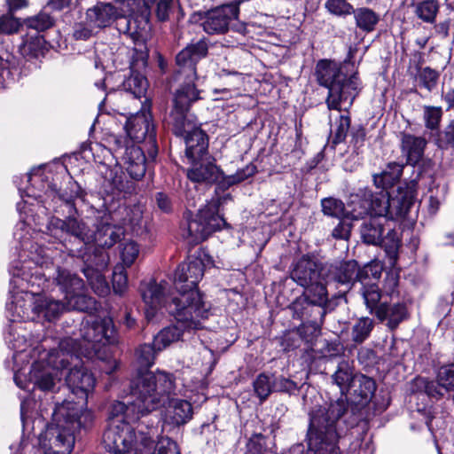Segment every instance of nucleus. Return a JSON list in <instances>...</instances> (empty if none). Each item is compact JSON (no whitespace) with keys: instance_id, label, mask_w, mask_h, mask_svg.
<instances>
[{"instance_id":"nucleus-57","label":"nucleus","mask_w":454,"mask_h":454,"mask_svg":"<svg viewBox=\"0 0 454 454\" xmlns=\"http://www.w3.org/2000/svg\"><path fill=\"white\" fill-rule=\"evenodd\" d=\"M273 377V388L276 392L286 393L289 395L294 394L299 389L298 384L289 378L283 375Z\"/></svg>"},{"instance_id":"nucleus-22","label":"nucleus","mask_w":454,"mask_h":454,"mask_svg":"<svg viewBox=\"0 0 454 454\" xmlns=\"http://www.w3.org/2000/svg\"><path fill=\"white\" fill-rule=\"evenodd\" d=\"M168 393L166 395V399L164 400V403L160 405L158 409L165 404L168 402V405L166 407V419L167 421L176 427H180L186 424L190 421L193 415V408L190 402L178 399V398H170V395Z\"/></svg>"},{"instance_id":"nucleus-36","label":"nucleus","mask_w":454,"mask_h":454,"mask_svg":"<svg viewBox=\"0 0 454 454\" xmlns=\"http://www.w3.org/2000/svg\"><path fill=\"white\" fill-rule=\"evenodd\" d=\"M328 96L326 104L329 109H335L338 111L347 110L355 99L349 89L350 87H327Z\"/></svg>"},{"instance_id":"nucleus-14","label":"nucleus","mask_w":454,"mask_h":454,"mask_svg":"<svg viewBox=\"0 0 454 454\" xmlns=\"http://www.w3.org/2000/svg\"><path fill=\"white\" fill-rule=\"evenodd\" d=\"M319 85H355L358 82L356 67L351 62L338 63L327 59L320 60L316 67Z\"/></svg>"},{"instance_id":"nucleus-33","label":"nucleus","mask_w":454,"mask_h":454,"mask_svg":"<svg viewBox=\"0 0 454 454\" xmlns=\"http://www.w3.org/2000/svg\"><path fill=\"white\" fill-rule=\"evenodd\" d=\"M426 145L425 138L411 134H403L402 137V151L407 157V163L420 168Z\"/></svg>"},{"instance_id":"nucleus-64","label":"nucleus","mask_w":454,"mask_h":454,"mask_svg":"<svg viewBox=\"0 0 454 454\" xmlns=\"http://www.w3.org/2000/svg\"><path fill=\"white\" fill-rule=\"evenodd\" d=\"M442 117V111L437 107L427 106L425 109L424 119L426 121V127L430 129H435L438 128Z\"/></svg>"},{"instance_id":"nucleus-55","label":"nucleus","mask_w":454,"mask_h":454,"mask_svg":"<svg viewBox=\"0 0 454 454\" xmlns=\"http://www.w3.org/2000/svg\"><path fill=\"white\" fill-rule=\"evenodd\" d=\"M25 24L28 28H32L36 32H39L50 28L53 25V20L49 14L41 12L34 17L27 19L25 20Z\"/></svg>"},{"instance_id":"nucleus-60","label":"nucleus","mask_w":454,"mask_h":454,"mask_svg":"<svg viewBox=\"0 0 454 454\" xmlns=\"http://www.w3.org/2000/svg\"><path fill=\"white\" fill-rule=\"evenodd\" d=\"M350 123L351 120L349 116L340 115L337 128L333 135V146H335L345 140L347 133L350 128Z\"/></svg>"},{"instance_id":"nucleus-5","label":"nucleus","mask_w":454,"mask_h":454,"mask_svg":"<svg viewBox=\"0 0 454 454\" xmlns=\"http://www.w3.org/2000/svg\"><path fill=\"white\" fill-rule=\"evenodd\" d=\"M123 13L117 22L120 31L127 33L138 43L139 48H134L130 62V75L127 85H143L147 83L145 72L147 66L148 52L145 41L150 32V7L141 0H127L122 4Z\"/></svg>"},{"instance_id":"nucleus-1","label":"nucleus","mask_w":454,"mask_h":454,"mask_svg":"<svg viewBox=\"0 0 454 454\" xmlns=\"http://www.w3.org/2000/svg\"><path fill=\"white\" fill-rule=\"evenodd\" d=\"M172 387L171 380L164 374L147 373L135 380L130 400L111 404L108 426L102 436L105 449L113 454H138L139 429L146 430L148 425L140 421L137 433L130 422L139 421L157 411Z\"/></svg>"},{"instance_id":"nucleus-4","label":"nucleus","mask_w":454,"mask_h":454,"mask_svg":"<svg viewBox=\"0 0 454 454\" xmlns=\"http://www.w3.org/2000/svg\"><path fill=\"white\" fill-rule=\"evenodd\" d=\"M93 420V413L74 402L56 404L52 422L40 440L44 454H70L76 432L90 427Z\"/></svg>"},{"instance_id":"nucleus-31","label":"nucleus","mask_w":454,"mask_h":454,"mask_svg":"<svg viewBox=\"0 0 454 454\" xmlns=\"http://www.w3.org/2000/svg\"><path fill=\"white\" fill-rule=\"evenodd\" d=\"M103 178L106 190L111 192L117 191L131 193L134 190V182L127 179L125 173L118 165L113 168H106L103 174Z\"/></svg>"},{"instance_id":"nucleus-54","label":"nucleus","mask_w":454,"mask_h":454,"mask_svg":"<svg viewBox=\"0 0 454 454\" xmlns=\"http://www.w3.org/2000/svg\"><path fill=\"white\" fill-rule=\"evenodd\" d=\"M436 145L442 150H454V120L438 134Z\"/></svg>"},{"instance_id":"nucleus-10","label":"nucleus","mask_w":454,"mask_h":454,"mask_svg":"<svg viewBox=\"0 0 454 454\" xmlns=\"http://www.w3.org/2000/svg\"><path fill=\"white\" fill-rule=\"evenodd\" d=\"M377 389V384L373 378L366 376L362 373H358L355 377V380L348 387L349 397L348 394L343 397H340L337 400L331 402L327 408L319 406L318 408L325 409L329 416H333L330 409L336 402H342L344 404V411L340 416H348L352 425H357L359 421L364 418V410L374 396Z\"/></svg>"},{"instance_id":"nucleus-34","label":"nucleus","mask_w":454,"mask_h":454,"mask_svg":"<svg viewBox=\"0 0 454 454\" xmlns=\"http://www.w3.org/2000/svg\"><path fill=\"white\" fill-rule=\"evenodd\" d=\"M164 287L155 280L151 279L148 282H142L139 286V292L142 299L152 309H157L161 306L168 305L170 301H166L164 297Z\"/></svg>"},{"instance_id":"nucleus-37","label":"nucleus","mask_w":454,"mask_h":454,"mask_svg":"<svg viewBox=\"0 0 454 454\" xmlns=\"http://www.w3.org/2000/svg\"><path fill=\"white\" fill-rule=\"evenodd\" d=\"M358 375L355 368L347 360L342 359L337 366L336 371L332 375V380L340 390V397L345 396L348 392L349 386L355 380V377Z\"/></svg>"},{"instance_id":"nucleus-35","label":"nucleus","mask_w":454,"mask_h":454,"mask_svg":"<svg viewBox=\"0 0 454 454\" xmlns=\"http://www.w3.org/2000/svg\"><path fill=\"white\" fill-rule=\"evenodd\" d=\"M368 190L360 194L352 197L348 203L346 219L349 221H357L366 219L371 216Z\"/></svg>"},{"instance_id":"nucleus-13","label":"nucleus","mask_w":454,"mask_h":454,"mask_svg":"<svg viewBox=\"0 0 454 454\" xmlns=\"http://www.w3.org/2000/svg\"><path fill=\"white\" fill-rule=\"evenodd\" d=\"M152 424L146 427V430L139 429L138 454H181L176 441L166 435H160L159 428L160 419L153 416Z\"/></svg>"},{"instance_id":"nucleus-21","label":"nucleus","mask_w":454,"mask_h":454,"mask_svg":"<svg viewBox=\"0 0 454 454\" xmlns=\"http://www.w3.org/2000/svg\"><path fill=\"white\" fill-rule=\"evenodd\" d=\"M47 192L51 193L53 199L58 198L59 200L62 202L60 207L64 206L66 207V213L70 214L77 213L74 200L78 198L84 200L87 194L85 189L74 180H69L67 187L64 189L58 188L56 184L51 183L48 185Z\"/></svg>"},{"instance_id":"nucleus-2","label":"nucleus","mask_w":454,"mask_h":454,"mask_svg":"<svg viewBox=\"0 0 454 454\" xmlns=\"http://www.w3.org/2000/svg\"><path fill=\"white\" fill-rule=\"evenodd\" d=\"M383 265L373 260L360 266L358 262L351 259L325 265V286L338 290V304L340 299L346 300V294L356 284H360L359 294L364 299L369 313L380 322L387 321V326L395 330L399 325L409 317V312L403 302L390 305L382 301V291L378 285L381 277Z\"/></svg>"},{"instance_id":"nucleus-9","label":"nucleus","mask_w":454,"mask_h":454,"mask_svg":"<svg viewBox=\"0 0 454 454\" xmlns=\"http://www.w3.org/2000/svg\"><path fill=\"white\" fill-rule=\"evenodd\" d=\"M338 306V296L329 297L327 287L319 285L304 290L293 301L289 309L293 318L301 322H324L325 316Z\"/></svg>"},{"instance_id":"nucleus-23","label":"nucleus","mask_w":454,"mask_h":454,"mask_svg":"<svg viewBox=\"0 0 454 454\" xmlns=\"http://www.w3.org/2000/svg\"><path fill=\"white\" fill-rule=\"evenodd\" d=\"M126 170L133 180H141L146 172L147 158L144 149L137 145H131L122 153Z\"/></svg>"},{"instance_id":"nucleus-53","label":"nucleus","mask_w":454,"mask_h":454,"mask_svg":"<svg viewBox=\"0 0 454 454\" xmlns=\"http://www.w3.org/2000/svg\"><path fill=\"white\" fill-rule=\"evenodd\" d=\"M113 290L116 294H122L128 286V277L123 265H116L112 277Z\"/></svg>"},{"instance_id":"nucleus-43","label":"nucleus","mask_w":454,"mask_h":454,"mask_svg":"<svg viewBox=\"0 0 454 454\" xmlns=\"http://www.w3.org/2000/svg\"><path fill=\"white\" fill-rule=\"evenodd\" d=\"M200 93L196 87H179L174 94L172 108L189 112L193 102L203 98Z\"/></svg>"},{"instance_id":"nucleus-12","label":"nucleus","mask_w":454,"mask_h":454,"mask_svg":"<svg viewBox=\"0 0 454 454\" xmlns=\"http://www.w3.org/2000/svg\"><path fill=\"white\" fill-rule=\"evenodd\" d=\"M129 138L137 143H144L148 158L154 160L158 154L156 126L150 110H140L127 117L124 126Z\"/></svg>"},{"instance_id":"nucleus-17","label":"nucleus","mask_w":454,"mask_h":454,"mask_svg":"<svg viewBox=\"0 0 454 454\" xmlns=\"http://www.w3.org/2000/svg\"><path fill=\"white\" fill-rule=\"evenodd\" d=\"M239 8L237 4H223L197 16L203 20L202 26L209 35L223 34L228 30L230 21L238 18ZM196 15H194V18Z\"/></svg>"},{"instance_id":"nucleus-6","label":"nucleus","mask_w":454,"mask_h":454,"mask_svg":"<svg viewBox=\"0 0 454 454\" xmlns=\"http://www.w3.org/2000/svg\"><path fill=\"white\" fill-rule=\"evenodd\" d=\"M333 416L323 408L309 411V423L306 434L307 454H341L337 445L339 434L337 422L344 411L342 402H336L330 409Z\"/></svg>"},{"instance_id":"nucleus-32","label":"nucleus","mask_w":454,"mask_h":454,"mask_svg":"<svg viewBox=\"0 0 454 454\" xmlns=\"http://www.w3.org/2000/svg\"><path fill=\"white\" fill-rule=\"evenodd\" d=\"M54 282L59 289L65 294V298L77 294V292L85 291V283L77 274L71 272L69 270L58 267L54 276Z\"/></svg>"},{"instance_id":"nucleus-51","label":"nucleus","mask_w":454,"mask_h":454,"mask_svg":"<svg viewBox=\"0 0 454 454\" xmlns=\"http://www.w3.org/2000/svg\"><path fill=\"white\" fill-rule=\"evenodd\" d=\"M247 454H265L270 450L269 437L261 434H253L247 442Z\"/></svg>"},{"instance_id":"nucleus-48","label":"nucleus","mask_w":454,"mask_h":454,"mask_svg":"<svg viewBox=\"0 0 454 454\" xmlns=\"http://www.w3.org/2000/svg\"><path fill=\"white\" fill-rule=\"evenodd\" d=\"M83 275L96 294L104 297L110 293V287L102 271L87 270Z\"/></svg>"},{"instance_id":"nucleus-56","label":"nucleus","mask_w":454,"mask_h":454,"mask_svg":"<svg viewBox=\"0 0 454 454\" xmlns=\"http://www.w3.org/2000/svg\"><path fill=\"white\" fill-rule=\"evenodd\" d=\"M437 376L448 395L454 391V363L442 366Z\"/></svg>"},{"instance_id":"nucleus-26","label":"nucleus","mask_w":454,"mask_h":454,"mask_svg":"<svg viewBox=\"0 0 454 454\" xmlns=\"http://www.w3.org/2000/svg\"><path fill=\"white\" fill-rule=\"evenodd\" d=\"M183 137L185 143V156L190 161L209 155L208 136L200 127L197 126Z\"/></svg>"},{"instance_id":"nucleus-40","label":"nucleus","mask_w":454,"mask_h":454,"mask_svg":"<svg viewBox=\"0 0 454 454\" xmlns=\"http://www.w3.org/2000/svg\"><path fill=\"white\" fill-rule=\"evenodd\" d=\"M67 311L75 310L87 314H93L98 310V303L95 298L87 295L84 292H77L72 295L69 294L64 299Z\"/></svg>"},{"instance_id":"nucleus-62","label":"nucleus","mask_w":454,"mask_h":454,"mask_svg":"<svg viewBox=\"0 0 454 454\" xmlns=\"http://www.w3.org/2000/svg\"><path fill=\"white\" fill-rule=\"evenodd\" d=\"M20 23L12 14L6 13L0 16V35H11L19 30Z\"/></svg>"},{"instance_id":"nucleus-46","label":"nucleus","mask_w":454,"mask_h":454,"mask_svg":"<svg viewBox=\"0 0 454 454\" xmlns=\"http://www.w3.org/2000/svg\"><path fill=\"white\" fill-rule=\"evenodd\" d=\"M43 43L42 36L36 34L24 40L20 46V53L27 60L38 59L43 53Z\"/></svg>"},{"instance_id":"nucleus-49","label":"nucleus","mask_w":454,"mask_h":454,"mask_svg":"<svg viewBox=\"0 0 454 454\" xmlns=\"http://www.w3.org/2000/svg\"><path fill=\"white\" fill-rule=\"evenodd\" d=\"M353 13L355 14L356 26L366 32L372 31L379 21L378 15L368 8L357 9Z\"/></svg>"},{"instance_id":"nucleus-20","label":"nucleus","mask_w":454,"mask_h":454,"mask_svg":"<svg viewBox=\"0 0 454 454\" xmlns=\"http://www.w3.org/2000/svg\"><path fill=\"white\" fill-rule=\"evenodd\" d=\"M159 351L156 348V346L154 345V342L153 344H142L139 345L135 351L136 356V363L137 364V375L130 380L129 388L132 387V382L139 378L140 376H144L145 374H152V375H159V374H164L168 376L169 380H171L173 384L172 389L169 391V393L175 391L176 384H175V377L171 373H168L165 372L158 371L157 372H152L148 369L154 364L155 359V354Z\"/></svg>"},{"instance_id":"nucleus-61","label":"nucleus","mask_w":454,"mask_h":454,"mask_svg":"<svg viewBox=\"0 0 454 454\" xmlns=\"http://www.w3.org/2000/svg\"><path fill=\"white\" fill-rule=\"evenodd\" d=\"M121 245L122 248L121 252V256L122 262L125 266L130 267L138 255V246L134 241H128Z\"/></svg>"},{"instance_id":"nucleus-47","label":"nucleus","mask_w":454,"mask_h":454,"mask_svg":"<svg viewBox=\"0 0 454 454\" xmlns=\"http://www.w3.org/2000/svg\"><path fill=\"white\" fill-rule=\"evenodd\" d=\"M322 212L325 215L336 219H346L347 208L343 201L334 197L321 200Z\"/></svg>"},{"instance_id":"nucleus-11","label":"nucleus","mask_w":454,"mask_h":454,"mask_svg":"<svg viewBox=\"0 0 454 454\" xmlns=\"http://www.w3.org/2000/svg\"><path fill=\"white\" fill-rule=\"evenodd\" d=\"M64 219L51 221V235L59 239L68 255H79L78 247H85L92 241L90 228L82 219L75 217L77 213H66Z\"/></svg>"},{"instance_id":"nucleus-18","label":"nucleus","mask_w":454,"mask_h":454,"mask_svg":"<svg viewBox=\"0 0 454 454\" xmlns=\"http://www.w3.org/2000/svg\"><path fill=\"white\" fill-rule=\"evenodd\" d=\"M324 268L320 262L309 255L301 256L294 264L291 271V278L299 286L305 288H312L314 286L325 285Z\"/></svg>"},{"instance_id":"nucleus-52","label":"nucleus","mask_w":454,"mask_h":454,"mask_svg":"<svg viewBox=\"0 0 454 454\" xmlns=\"http://www.w3.org/2000/svg\"><path fill=\"white\" fill-rule=\"evenodd\" d=\"M323 324L319 321L301 322L295 330L303 341L309 342L320 333Z\"/></svg>"},{"instance_id":"nucleus-3","label":"nucleus","mask_w":454,"mask_h":454,"mask_svg":"<svg viewBox=\"0 0 454 454\" xmlns=\"http://www.w3.org/2000/svg\"><path fill=\"white\" fill-rule=\"evenodd\" d=\"M206 260L213 262L207 254L201 252L180 263L175 271L174 286L178 295L171 298L168 311L188 327H197L199 319L208 317L209 309L198 289L204 276Z\"/></svg>"},{"instance_id":"nucleus-63","label":"nucleus","mask_w":454,"mask_h":454,"mask_svg":"<svg viewBox=\"0 0 454 454\" xmlns=\"http://www.w3.org/2000/svg\"><path fill=\"white\" fill-rule=\"evenodd\" d=\"M378 356L375 350L362 347L357 352V360L364 368L372 367L378 363Z\"/></svg>"},{"instance_id":"nucleus-7","label":"nucleus","mask_w":454,"mask_h":454,"mask_svg":"<svg viewBox=\"0 0 454 454\" xmlns=\"http://www.w3.org/2000/svg\"><path fill=\"white\" fill-rule=\"evenodd\" d=\"M215 193V199L200 209L195 218H191L192 212L184 213L181 222V235L189 244H199L206 240L212 233L222 228L230 229V224L223 215L218 214L219 207L226 200H231L230 193L220 195Z\"/></svg>"},{"instance_id":"nucleus-8","label":"nucleus","mask_w":454,"mask_h":454,"mask_svg":"<svg viewBox=\"0 0 454 454\" xmlns=\"http://www.w3.org/2000/svg\"><path fill=\"white\" fill-rule=\"evenodd\" d=\"M192 168L187 171L188 178L194 183L215 184V193L225 192L231 186L242 183L257 172L255 165L250 163L235 174L227 176L215 164V159L209 155L191 160Z\"/></svg>"},{"instance_id":"nucleus-58","label":"nucleus","mask_w":454,"mask_h":454,"mask_svg":"<svg viewBox=\"0 0 454 454\" xmlns=\"http://www.w3.org/2000/svg\"><path fill=\"white\" fill-rule=\"evenodd\" d=\"M302 342V339L294 328L283 334L280 340V346L285 352H289L300 348Z\"/></svg>"},{"instance_id":"nucleus-19","label":"nucleus","mask_w":454,"mask_h":454,"mask_svg":"<svg viewBox=\"0 0 454 454\" xmlns=\"http://www.w3.org/2000/svg\"><path fill=\"white\" fill-rule=\"evenodd\" d=\"M66 381L71 392L78 398L86 400L95 387L96 379L85 367L74 366L69 370Z\"/></svg>"},{"instance_id":"nucleus-50","label":"nucleus","mask_w":454,"mask_h":454,"mask_svg":"<svg viewBox=\"0 0 454 454\" xmlns=\"http://www.w3.org/2000/svg\"><path fill=\"white\" fill-rule=\"evenodd\" d=\"M253 387L254 395L259 398L260 403L265 402L270 394L274 391L273 380H270L269 375L265 372H262L253 382Z\"/></svg>"},{"instance_id":"nucleus-39","label":"nucleus","mask_w":454,"mask_h":454,"mask_svg":"<svg viewBox=\"0 0 454 454\" xmlns=\"http://www.w3.org/2000/svg\"><path fill=\"white\" fill-rule=\"evenodd\" d=\"M188 111L172 108L169 113L168 125L176 137H184L197 127V124L187 116Z\"/></svg>"},{"instance_id":"nucleus-27","label":"nucleus","mask_w":454,"mask_h":454,"mask_svg":"<svg viewBox=\"0 0 454 454\" xmlns=\"http://www.w3.org/2000/svg\"><path fill=\"white\" fill-rule=\"evenodd\" d=\"M124 234L122 228L102 218L97 224L92 240L101 248H110L121 240Z\"/></svg>"},{"instance_id":"nucleus-25","label":"nucleus","mask_w":454,"mask_h":454,"mask_svg":"<svg viewBox=\"0 0 454 454\" xmlns=\"http://www.w3.org/2000/svg\"><path fill=\"white\" fill-rule=\"evenodd\" d=\"M32 311L37 318L53 322L67 311L65 301L55 300L51 297L38 296L32 304Z\"/></svg>"},{"instance_id":"nucleus-44","label":"nucleus","mask_w":454,"mask_h":454,"mask_svg":"<svg viewBox=\"0 0 454 454\" xmlns=\"http://www.w3.org/2000/svg\"><path fill=\"white\" fill-rule=\"evenodd\" d=\"M375 322L369 317H362L356 320L351 327V341L355 346L362 345L374 329Z\"/></svg>"},{"instance_id":"nucleus-41","label":"nucleus","mask_w":454,"mask_h":454,"mask_svg":"<svg viewBox=\"0 0 454 454\" xmlns=\"http://www.w3.org/2000/svg\"><path fill=\"white\" fill-rule=\"evenodd\" d=\"M403 169V165L389 162L381 173L373 175V183L378 188L387 190L399 181Z\"/></svg>"},{"instance_id":"nucleus-59","label":"nucleus","mask_w":454,"mask_h":454,"mask_svg":"<svg viewBox=\"0 0 454 454\" xmlns=\"http://www.w3.org/2000/svg\"><path fill=\"white\" fill-rule=\"evenodd\" d=\"M325 8L333 15L344 16L354 12L353 6L346 0H327Z\"/></svg>"},{"instance_id":"nucleus-29","label":"nucleus","mask_w":454,"mask_h":454,"mask_svg":"<svg viewBox=\"0 0 454 454\" xmlns=\"http://www.w3.org/2000/svg\"><path fill=\"white\" fill-rule=\"evenodd\" d=\"M176 325H169L163 328L153 338L154 345L158 350H162L168 347L173 342L181 340L184 331L198 330L202 328L201 320L199 319V325L197 327H188L184 322L179 321L177 318Z\"/></svg>"},{"instance_id":"nucleus-45","label":"nucleus","mask_w":454,"mask_h":454,"mask_svg":"<svg viewBox=\"0 0 454 454\" xmlns=\"http://www.w3.org/2000/svg\"><path fill=\"white\" fill-rule=\"evenodd\" d=\"M388 194L389 192L374 194L372 191L368 190V197L370 203L371 217H382L387 220L388 214Z\"/></svg>"},{"instance_id":"nucleus-28","label":"nucleus","mask_w":454,"mask_h":454,"mask_svg":"<svg viewBox=\"0 0 454 454\" xmlns=\"http://www.w3.org/2000/svg\"><path fill=\"white\" fill-rule=\"evenodd\" d=\"M386 222V219L379 216L364 219L359 226L361 241L367 246L380 245Z\"/></svg>"},{"instance_id":"nucleus-15","label":"nucleus","mask_w":454,"mask_h":454,"mask_svg":"<svg viewBox=\"0 0 454 454\" xmlns=\"http://www.w3.org/2000/svg\"><path fill=\"white\" fill-rule=\"evenodd\" d=\"M416 195L415 181L401 184L389 192L387 220L397 222L410 219V214L415 206Z\"/></svg>"},{"instance_id":"nucleus-38","label":"nucleus","mask_w":454,"mask_h":454,"mask_svg":"<svg viewBox=\"0 0 454 454\" xmlns=\"http://www.w3.org/2000/svg\"><path fill=\"white\" fill-rule=\"evenodd\" d=\"M30 381L35 387L44 392H53L57 383L53 372L39 364H33L30 372Z\"/></svg>"},{"instance_id":"nucleus-16","label":"nucleus","mask_w":454,"mask_h":454,"mask_svg":"<svg viewBox=\"0 0 454 454\" xmlns=\"http://www.w3.org/2000/svg\"><path fill=\"white\" fill-rule=\"evenodd\" d=\"M82 337L88 342L102 345H114L119 342L117 329L110 317H98L87 322L82 329Z\"/></svg>"},{"instance_id":"nucleus-30","label":"nucleus","mask_w":454,"mask_h":454,"mask_svg":"<svg viewBox=\"0 0 454 454\" xmlns=\"http://www.w3.org/2000/svg\"><path fill=\"white\" fill-rule=\"evenodd\" d=\"M120 17L116 7L111 4L98 3L86 12L87 21L97 27H106Z\"/></svg>"},{"instance_id":"nucleus-24","label":"nucleus","mask_w":454,"mask_h":454,"mask_svg":"<svg viewBox=\"0 0 454 454\" xmlns=\"http://www.w3.org/2000/svg\"><path fill=\"white\" fill-rule=\"evenodd\" d=\"M79 255H70L71 257L80 258L83 266L81 271L84 274L87 270H93L96 271H103L106 270L109 263V255L98 247H78Z\"/></svg>"},{"instance_id":"nucleus-42","label":"nucleus","mask_w":454,"mask_h":454,"mask_svg":"<svg viewBox=\"0 0 454 454\" xmlns=\"http://www.w3.org/2000/svg\"><path fill=\"white\" fill-rule=\"evenodd\" d=\"M401 246L402 240L399 233L392 228L387 231L386 235L385 233L382 235V241H380V245H378L377 247H380L384 249L388 258L390 267H395L398 260V254Z\"/></svg>"}]
</instances>
